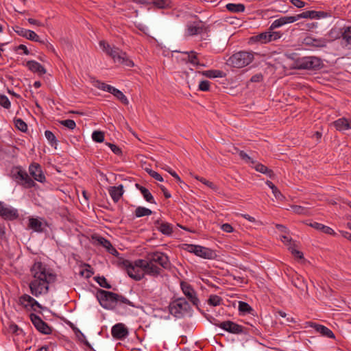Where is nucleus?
Returning a JSON list of instances; mask_svg holds the SVG:
<instances>
[{
	"mask_svg": "<svg viewBox=\"0 0 351 351\" xmlns=\"http://www.w3.org/2000/svg\"><path fill=\"white\" fill-rule=\"evenodd\" d=\"M123 53L124 52L122 50H121L119 48L113 47V48L110 49V52H108V55L110 57H112V58L114 61L119 62V60H120V58Z\"/></svg>",
	"mask_w": 351,
	"mask_h": 351,
	"instance_id": "nucleus-42",
	"label": "nucleus"
},
{
	"mask_svg": "<svg viewBox=\"0 0 351 351\" xmlns=\"http://www.w3.org/2000/svg\"><path fill=\"white\" fill-rule=\"evenodd\" d=\"M9 330L15 335H19V332H22L23 330L20 328L18 325L12 322L9 325Z\"/></svg>",
	"mask_w": 351,
	"mask_h": 351,
	"instance_id": "nucleus-61",
	"label": "nucleus"
},
{
	"mask_svg": "<svg viewBox=\"0 0 351 351\" xmlns=\"http://www.w3.org/2000/svg\"><path fill=\"white\" fill-rule=\"evenodd\" d=\"M92 138L96 143H102L104 141V132L100 130H95L92 134Z\"/></svg>",
	"mask_w": 351,
	"mask_h": 351,
	"instance_id": "nucleus-51",
	"label": "nucleus"
},
{
	"mask_svg": "<svg viewBox=\"0 0 351 351\" xmlns=\"http://www.w3.org/2000/svg\"><path fill=\"white\" fill-rule=\"evenodd\" d=\"M106 145L110 148V149L114 154H116L117 156L122 155L123 152H122L121 149L119 147H118L116 145L111 143H106Z\"/></svg>",
	"mask_w": 351,
	"mask_h": 351,
	"instance_id": "nucleus-60",
	"label": "nucleus"
},
{
	"mask_svg": "<svg viewBox=\"0 0 351 351\" xmlns=\"http://www.w3.org/2000/svg\"><path fill=\"white\" fill-rule=\"evenodd\" d=\"M111 333L114 339L121 340L128 335L129 331L123 324L118 323L112 326Z\"/></svg>",
	"mask_w": 351,
	"mask_h": 351,
	"instance_id": "nucleus-13",
	"label": "nucleus"
},
{
	"mask_svg": "<svg viewBox=\"0 0 351 351\" xmlns=\"http://www.w3.org/2000/svg\"><path fill=\"white\" fill-rule=\"evenodd\" d=\"M203 75L209 78L223 77L225 73L220 70H207L202 72Z\"/></svg>",
	"mask_w": 351,
	"mask_h": 351,
	"instance_id": "nucleus-38",
	"label": "nucleus"
},
{
	"mask_svg": "<svg viewBox=\"0 0 351 351\" xmlns=\"http://www.w3.org/2000/svg\"><path fill=\"white\" fill-rule=\"evenodd\" d=\"M166 170L173 177L176 178V180H177V182L179 183L180 184V186L182 188V189H184V187H187L188 185L184 182L181 178H180V176L178 175V173L173 171L171 168H168V169H166Z\"/></svg>",
	"mask_w": 351,
	"mask_h": 351,
	"instance_id": "nucleus-53",
	"label": "nucleus"
},
{
	"mask_svg": "<svg viewBox=\"0 0 351 351\" xmlns=\"http://www.w3.org/2000/svg\"><path fill=\"white\" fill-rule=\"evenodd\" d=\"M303 43L306 46L323 48L326 47L328 40L326 38H315L311 36H307L304 38Z\"/></svg>",
	"mask_w": 351,
	"mask_h": 351,
	"instance_id": "nucleus-15",
	"label": "nucleus"
},
{
	"mask_svg": "<svg viewBox=\"0 0 351 351\" xmlns=\"http://www.w3.org/2000/svg\"><path fill=\"white\" fill-rule=\"evenodd\" d=\"M311 227L317 230H320L321 232L330 234V235H335L336 233L335 231L330 227L326 226L324 224L319 223L318 222H313L308 224Z\"/></svg>",
	"mask_w": 351,
	"mask_h": 351,
	"instance_id": "nucleus-29",
	"label": "nucleus"
},
{
	"mask_svg": "<svg viewBox=\"0 0 351 351\" xmlns=\"http://www.w3.org/2000/svg\"><path fill=\"white\" fill-rule=\"evenodd\" d=\"M147 261H148L147 258V260L138 259V260H136L134 262H133L132 265H134L135 267H136V268H139L143 272L145 267H146L145 265H146V263H147Z\"/></svg>",
	"mask_w": 351,
	"mask_h": 351,
	"instance_id": "nucleus-59",
	"label": "nucleus"
},
{
	"mask_svg": "<svg viewBox=\"0 0 351 351\" xmlns=\"http://www.w3.org/2000/svg\"><path fill=\"white\" fill-rule=\"evenodd\" d=\"M152 214V211L150 209L143 206H138L134 211V215L136 217L138 218L145 216H149Z\"/></svg>",
	"mask_w": 351,
	"mask_h": 351,
	"instance_id": "nucleus-39",
	"label": "nucleus"
},
{
	"mask_svg": "<svg viewBox=\"0 0 351 351\" xmlns=\"http://www.w3.org/2000/svg\"><path fill=\"white\" fill-rule=\"evenodd\" d=\"M25 66L33 73H37L39 75L45 74L47 71L43 66L35 60H29Z\"/></svg>",
	"mask_w": 351,
	"mask_h": 351,
	"instance_id": "nucleus-23",
	"label": "nucleus"
},
{
	"mask_svg": "<svg viewBox=\"0 0 351 351\" xmlns=\"http://www.w3.org/2000/svg\"><path fill=\"white\" fill-rule=\"evenodd\" d=\"M19 184L23 186L25 188L30 189L36 186L35 182L28 176L27 172L23 173V179H22Z\"/></svg>",
	"mask_w": 351,
	"mask_h": 351,
	"instance_id": "nucleus-37",
	"label": "nucleus"
},
{
	"mask_svg": "<svg viewBox=\"0 0 351 351\" xmlns=\"http://www.w3.org/2000/svg\"><path fill=\"white\" fill-rule=\"evenodd\" d=\"M60 123L71 130H73L76 127L75 122L72 119H66L60 121Z\"/></svg>",
	"mask_w": 351,
	"mask_h": 351,
	"instance_id": "nucleus-57",
	"label": "nucleus"
},
{
	"mask_svg": "<svg viewBox=\"0 0 351 351\" xmlns=\"http://www.w3.org/2000/svg\"><path fill=\"white\" fill-rule=\"evenodd\" d=\"M117 265L120 268L125 269L128 276L135 280H141L144 278V273L139 268H136L132 265V263L129 260L119 258Z\"/></svg>",
	"mask_w": 351,
	"mask_h": 351,
	"instance_id": "nucleus-5",
	"label": "nucleus"
},
{
	"mask_svg": "<svg viewBox=\"0 0 351 351\" xmlns=\"http://www.w3.org/2000/svg\"><path fill=\"white\" fill-rule=\"evenodd\" d=\"M292 284L301 291L308 294V287L304 278L298 274L293 276Z\"/></svg>",
	"mask_w": 351,
	"mask_h": 351,
	"instance_id": "nucleus-25",
	"label": "nucleus"
},
{
	"mask_svg": "<svg viewBox=\"0 0 351 351\" xmlns=\"http://www.w3.org/2000/svg\"><path fill=\"white\" fill-rule=\"evenodd\" d=\"M292 210L294 213L298 215H308V208L306 207H304L298 205H292L291 206Z\"/></svg>",
	"mask_w": 351,
	"mask_h": 351,
	"instance_id": "nucleus-50",
	"label": "nucleus"
},
{
	"mask_svg": "<svg viewBox=\"0 0 351 351\" xmlns=\"http://www.w3.org/2000/svg\"><path fill=\"white\" fill-rule=\"evenodd\" d=\"M180 287L183 293L185 295L187 299L193 304V305L196 306L197 308L199 310L198 306L199 300L197 296L196 291L193 288V287L189 283L184 281H182L180 282Z\"/></svg>",
	"mask_w": 351,
	"mask_h": 351,
	"instance_id": "nucleus-8",
	"label": "nucleus"
},
{
	"mask_svg": "<svg viewBox=\"0 0 351 351\" xmlns=\"http://www.w3.org/2000/svg\"><path fill=\"white\" fill-rule=\"evenodd\" d=\"M195 254L201 258L209 260L215 259L217 256L215 251L200 245L197 246V248L195 252Z\"/></svg>",
	"mask_w": 351,
	"mask_h": 351,
	"instance_id": "nucleus-18",
	"label": "nucleus"
},
{
	"mask_svg": "<svg viewBox=\"0 0 351 351\" xmlns=\"http://www.w3.org/2000/svg\"><path fill=\"white\" fill-rule=\"evenodd\" d=\"M14 125L20 131L25 132L27 130V123L21 118L14 119Z\"/></svg>",
	"mask_w": 351,
	"mask_h": 351,
	"instance_id": "nucleus-49",
	"label": "nucleus"
},
{
	"mask_svg": "<svg viewBox=\"0 0 351 351\" xmlns=\"http://www.w3.org/2000/svg\"><path fill=\"white\" fill-rule=\"evenodd\" d=\"M186 30L189 36H195L202 32H207L208 27L202 24V21H199V23H194L193 25H187Z\"/></svg>",
	"mask_w": 351,
	"mask_h": 351,
	"instance_id": "nucleus-19",
	"label": "nucleus"
},
{
	"mask_svg": "<svg viewBox=\"0 0 351 351\" xmlns=\"http://www.w3.org/2000/svg\"><path fill=\"white\" fill-rule=\"evenodd\" d=\"M147 258L154 263L159 264L164 268H167L169 265L168 256L164 253L156 252L147 255Z\"/></svg>",
	"mask_w": 351,
	"mask_h": 351,
	"instance_id": "nucleus-10",
	"label": "nucleus"
},
{
	"mask_svg": "<svg viewBox=\"0 0 351 351\" xmlns=\"http://www.w3.org/2000/svg\"><path fill=\"white\" fill-rule=\"evenodd\" d=\"M70 326L73 330L75 335L80 341L83 343L86 347H88L90 350H93V346L90 343L86 340L85 335L80 331L79 328H77L73 324L71 323Z\"/></svg>",
	"mask_w": 351,
	"mask_h": 351,
	"instance_id": "nucleus-27",
	"label": "nucleus"
},
{
	"mask_svg": "<svg viewBox=\"0 0 351 351\" xmlns=\"http://www.w3.org/2000/svg\"><path fill=\"white\" fill-rule=\"evenodd\" d=\"M154 225L158 230L165 235L169 236L173 233V226L168 222L162 221L160 219L155 221Z\"/></svg>",
	"mask_w": 351,
	"mask_h": 351,
	"instance_id": "nucleus-20",
	"label": "nucleus"
},
{
	"mask_svg": "<svg viewBox=\"0 0 351 351\" xmlns=\"http://www.w3.org/2000/svg\"><path fill=\"white\" fill-rule=\"evenodd\" d=\"M152 4L159 9H167L171 7L170 0H154L152 2Z\"/></svg>",
	"mask_w": 351,
	"mask_h": 351,
	"instance_id": "nucleus-40",
	"label": "nucleus"
},
{
	"mask_svg": "<svg viewBox=\"0 0 351 351\" xmlns=\"http://www.w3.org/2000/svg\"><path fill=\"white\" fill-rule=\"evenodd\" d=\"M93 85L95 87L99 89H101L102 90L107 91L108 93H110V91L111 90V89L112 88V86L106 84V83L102 82L99 80H95L93 82Z\"/></svg>",
	"mask_w": 351,
	"mask_h": 351,
	"instance_id": "nucleus-48",
	"label": "nucleus"
},
{
	"mask_svg": "<svg viewBox=\"0 0 351 351\" xmlns=\"http://www.w3.org/2000/svg\"><path fill=\"white\" fill-rule=\"evenodd\" d=\"M226 9L234 13L243 12L245 11V7L243 3H228L226 5Z\"/></svg>",
	"mask_w": 351,
	"mask_h": 351,
	"instance_id": "nucleus-35",
	"label": "nucleus"
},
{
	"mask_svg": "<svg viewBox=\"0 0 351 351\" xmlns=\"http://www.w3.org/2000/svg\"><path fill=\"white\" fill-rule=\"evenodd\" d=\"M34 280L29 284L31 293L38 297L47 294L49 291V285L56 281L57 276L47 269L46 265L40 261L35 262L30 268Z\"/></svg>",
	"mask_w": 351,
	"mask_h": 351,
	"instance_id": "nucleus-1",
	"label": "nucleus"
},
{
	"mask_svg": "<svg viewBox=\"0 0 351 351\" xmlns=\"http://www.w3.org/2000/svg\"><path fill=\"white\" fill-rule=\"evenodd\" d=\"M199 90L202 91H208L210 90V82L202 80L199 82Z\"/></svg>",
	"mask_w": 351,
	"mask_h": 351,
	"instance_id": "nucleus-63",
	"label": "nucleus"
},
{
	"mask_svg": "<svg viewBox=\"0 0 351 351\" xmlns=\"http://www.w3.org/2000/svg\"><path fill=\"white\" fill-rule=\"evenodd\" d=\"M0 216L5 220L12 221L19 218V215L16 209L4 207L0 202Z\"/></svg>",
	"mask_w": 351,
	"mask_h": 351,
	"instance_id": "nucleus-14",
	"label": "nucleus"
},
{
	"mask_svg": "<svg viewBox=\"0 0 351 351\" xmlns=\"http://www.w3.org/2000/svg\"><path fill=\"white\" fill-rule=\"evenodd\" d=\"M97 241L98 243L101 245H102L104 247H105L107 250V252L112 255L116 256L118 258V260L119 259V252L112 246L110 241L104 237H97Z\"/></svg>",
	"mask_w": 351,
	"mask_h": 351,
	"instance_id": "nucleus-21",
	"label": "nucleus"
},
{
	"mask_svg": "<svg viewBox=\"0 0 351 351\" xmlns=\"http://www.w3.org/2000/svg\"><path fill=\"white\" fill-rule=\"evenodd\" d=\"M306 324L310 327L314 328L316 332L320 333L324 337L332 339H335V337L333 332L325 326L312 322H306Z\"/></svg>",
	"mask_w": 351,
	"mask_h": 351,
	"instance_id": "nucleus-16",
	"label": "nucleus"
},
{
	"mask_svg": "<svg viewBox=\"0 0 351 351\" xmlns=\"http://www.w3.org/2000/svg\"><path fill=\"white\" fill-rule=\"evenodd\" d=\"M324 64L320 58L316 56H304L298 58L294 61V68L299 70H319Z\"/></svg>",
	"mask_w": 351,
	"mask_h": 351,
	"instance_id": "nucleus-3",
	"label": "nucleus"
},
{
	"mask_svg": "<svg viewBox=\"0 0 351 351\" xmlns=\"http://www.w3.org/2000/svg\"><path fill=\"white\" fill-rule=\"evenodd\" d=\"M221 302L222 298L217 295H211L208 300V304L213 306H219Z\"/></svg>",
	"mask_w": 351,
	"mask_h": 351,
	"instance_id": "nucleus-47",
	"label": "nucleus"
},
{
	"mask_svg": "<svg viewBox=\"0 0 351 351\" xmlns=\"http://www.w3.org/2000/svg\"><path fill=\"white\" fill-rule=\"evenodd\" d=\"M110 93L113 95L119 101H121L123 104L127 106L129 104V101L126 96L119 89L112 86Z\"/></svg>",
	"mask_w": 351,
	"mask_h": 351,
	"instance_id": "nucleus-30",
	"label": "nucleus"
},
{
	"mask_svg": "<svg viewBox=\"0 0 351 351\" xmlns=\"http://www.w3.org/2000/svg\"><path fill=\"white\" fill-rule=\"evenodd\" d=\"M146 171L148 173V174L151 177L154 178L155 180H156L158 181H160V182H162L163 181L162 177L158 172H156V171H154L152 169H148Z\"/></svg>",
	"mask_w": 351,
	"mask_h": 351,
	"instance_id": "nucleus-62",
	"label": "nucleus"
},
{
	"mask_svg": "<svg viewBox=\"0 0 351 351\" xmlns=\"http://www.w3.org/2000/svg\"><path fill=\"white\" fill-rule=\"evenodd\" d=\"M269 32H265L252 37L251 39L254 41L261 42V43H267L269 42Z\"/></svg>",
	"mask_w": 351,
	"mask_h": 351,
	"instance_id": "nucleus-41",
	"label": "nucleus"
},
{
	"mask_svg": "<svg viewBox=\"0 0 351 351\" xmlns=\"http://www.w3.org/2000/svg\"><path fill=\"white\" fill-rule=\"evenodd\" d=\"M29 318L34 327L38 331L44 335H50L52 332V328L47 323L44 322L38 315L31 313Z\"/></svg>",
	"mask_w": 351,
	"mask_h": 351,
	"instance_id": "nucleus-9",
	"label": "nucleus"
},
{
	"mask_svg": "<svg viewBox=\"0 0 351 351\" xmlns=\"http://www.w3.org/2000/svg\"><path fill=\"white\" fill-rule=\"evenodd\" d=\"M289 250H291V254L294 256L295 258L298 259H304L303 253L293 247H289Z\"/></svg>",
	"mask_w": 351,
	"mask_h": 351,
	"instance_id": "nucleus-64",
	"label": "nucleus"
},
{
	"mask_svg": "<svg viewBox=\"0 0 351 351\" xmlns=\"http://www.w3.org/2000/svg\"><path fill=\"white\" fill-rule=\"evenodd\" d=\"M316 15H317L316 11H315V10H308V11L304 12L302 14H297V15L294 16V17L295 18V21H296L298 19H302V18H304V19H307V18L315 19V16H316Z\"/></svg>",
	"mask_w": 351,
	"mask_h": 351,
	"instance_id": "nucleus-45",
	"label": "nucleus"
},
{
	"mask_svg": "<svg viewBox=\"0 0 351 351\" xmlns=\"http://www.w3.org/2000/svg\"><path fill=\"white\" fill-rule=\"evenodd\" d=\"M85 266L87 267L88 268L83 269L82 270H81L80 274L82 276L85 277L86 278L88 279L93 274V271H92L90 265L85 264Z\"/></svg>",
	"mask_w": 351,
	"mask_h": 351,
	"instance_id": "nucleus-56",
	"label": "nucleus"
},
{
	"mask_svg": "<svg viewBox=\"0 0 351 351\" xmlns=\"http://www.w3.org/2000/svg\"><path fill=\"white\" fill-rule=\"evenodd\" d=\"M14 32L19 36L26 38L28 40L38 42L45 44L44 40H41L39 36L32 30L26 29L19 26H15L14 28Z\"/></svg>",
	"mask_w": 351,
	"mask_h": 351,
	"instance_id": "nucleus-11",
	"label": "nucleus"
},
{
	"mask_svg": "<svg viewBox=\"0 0 351 351\" xmlns=\"http://www.w3.org/2000/svg\"><path fill=\"white\" fill-rule=\"evenodd\" d=\"M94 280L99 285L100 287L105 289H111L112 286L107 281L104 276H95Z\"/></svg>",
	"mask_w": 351,
	"mask_h": 351,
	"instance_id": "nucleus-46",
	"label": "nucleus"
},
{
	"mask_svg": "<svg viewBox=\"0 0 351 351\" xmlns=\"http://www.w3.org/2000/svg\"><path fill=\"white\" fill-rule=\"evenodd\" d=\"M145 266L146 267H145L143 270L144 275L147 274L153 276H157L160 274L161 269L149 260H148Z\"/></svg>",
	"mask_w": 351,
	"mask_h": 351,
	"instance_id": "nucleus-26",
	"label": "nucleus"
},
{
	"mask_svg": "<svg viewBox=\"0 0 351 351\" xmlns=\"http://www.w3.org/2000/svg\"><path fill=\"white\" fill-rule=\"evenodd\" d=\"M29 227L38 232H42L43 231L42 222L35 218H30L29 219Z\"/></svg>",
	"mask_w": 351,
	"mask_h": 351,
	"instance_id": "nucleus-34",
	"label": "nucleus"
},
{
	"mask_svg": "<svg viewBox=\"0 0 351 351\" xmlns=\"http://www.w3.org/2000/svg\"><path fill=\"white\" fill-rule=\"evenodd\" d=\"M239 311L243 313H251L253 311V308L245 302H239Z\"/></svg>",
	"mask_w": 351,
	"mask_h": 351,
	"instance_id": "nucleus-44",
	"label": "nucleus"
},
{
	"mask_svg": "<svg viewBox=\"0 0 351 351\" xmlns=\"http://www.w3.org/2000/svg\"><path fill=\"white\" fill-rule=\"evenodd\" d=\"M96 298L99 304L105 309L114 310L117 304H125L134 308L138 306L134 302L129 300L125 296L114 292L98 289L96 293Z\"/></svg>",
	"mask_w": 351,
	"mask_h": 351,
	"instance_id": "nucleus-2",
	"label": "nucleus"
},
{
	"mask_svg": "<svg viewBox=\"0 0 351 351\" xmlns=\"http://www.w3.org/2000/svg\"><path fill=\"white\" fill-rule=\"evenodd\" d=\"M335 128L339 131L350 129L349 121L346 118H340L333 122Z\"/></svg>",
	"mask_w": 351,
	"mask_h": 351,
	"instance_id": "nucleus-31",
	"label": "nucleus"
},
{
	"mask_svg": "<svg viewBox=\"0 0 351 351\" xmlns=\"http://www.w3.org/2000/svg\"><path fill=\"white\" fill-rule=\"evenodd\" d=\"M342 38L346 41V45H351V26L343 29Z\"/></svg>",
	"mask_w": 351,
	"mask_h": 351,
	"instance_id": "nucleus-55",
	"label": "nucleus"
},
{
	"mask_svg": "<svg viewBox=\"0 0 351 351\" xmlns=\"http://www.w3.org/2000/svg\"><path fill=\"white\" fill-rule=\"evenodd\" d=\"M328 38H326L328 43L332 42L341 37L343 38V29L337 27L332 28L328 34Z\"/></svg>",
	"mask_w": 351,
	"mask_h": 351,
	"instance_id": "nucleus-32",
	"label": "nucleus"
},
{
	"mask_svg": "<svg viewBox=\"0 0 351 351\" xmlns=\"http://www.w3.org/2000/svg\"><path fill=\"white\" fill-rule=\"evenodd\" d=\"M108 193L112 197L113 202L117 203L123 196L124 190L123 186L122 184L119 185L118 186H110L108 189Z\"/></svg>",
	"mask_w": 351,
	"mask_h": 351,
	"instance_id": "nucleus-22",
	"label": "nucleus"
},
{
	"mask_svg": "<svg viewBox=\"0 0 351 351\" xmlns=\"http://www.w3.org/2000/svg\"><path fill=\"white\" fill-rule=\"evenodd\" d=\"M19 304L23 305L25 308H27L28 306H30L32 310L34 311H36V308L40 309L44 308L38 301L27 294H23L19 298Z\"/></svg>",
	"mask_w": 351,
	"mask_h": 351,
	"instance_id": "nucleus-12",
	"label": "nucleus"
},
{
	"mask_svg": "<svg viewBox=\"0 0 351 351\" xmlns=\"http://www.w3.org/2000/svg\"><path fill=\"white\" fill-rule=\"evenodd\" d=\"M191 309L190 304L184 298H180L170 303L169 313L177 318L183 316V312H188Z\"/></svg>",
	"mask_w": 351,
	"mask_h": 351,
	"instance_id": "nucleus-6",
	"label": "nucleus"
},
{
	"mask_svg": "<svg viewBox=\"0 0 351 351\" xmlns=\"http://www.w3.org/2000/svg\"><path fill=\"white\" fill-rule=\"evenodd\" d=\"M295 21L294 16H282L278 19L275 20L269 27V30H273L276 28L280 27L287 23H291Z\"/></svg>",
	"mask_w": 351,
	"mask_h": 351,
	"instance_id": "nucleus-24",
	"label": "nucleus"
},
{
	"mask_svg": "<svg viewBox=\"0 0 351 351\" xmlns=\"http://www.w3.org/2000/svg\"><path fill=\"white\" fill-rule=\"evenodd\" d=\"M25 171L23 170L20 167H14L12 170V175L13 179L19 184L21 180L23 179V173H25Z\"/></svg>",
	"mask_w": 351,
	"mask_h": 351,
	"instance_id": "nucleus-33",
	"label": "nucleus"
},
{
	"mask_svg": "<svg viewBox=\"0 0 351 351\" xmlns=\"http://www.w3.org/2000/svg\"><path fill=\"white\" fill-rule=\"evenodd\" d=\"M29 174L34 178V179L40 182H44L45 181V176L43 173L41 167L39 164L32 163L29 167Z\"/></svg>",
	"mask_w": 351,
	"mask_h": 351,
	"instance_id": "nucleus-17",
	"label": "nucleus"
},
{
	"mask_svg": "<svg viewBox=\"0 0 351 351\" xmlns=\"http://www.w3.org/2000/svg\"><path fill=\"white\" fill-rule=\"evenodd\" d=\"M266 184L272 190V193L277 199L282 201L285 199V197L282 194L279 189L273 184L272 182L267 180Z\"/></svg>",
	"mask_w": 351,
	"mask_h": 351,
	"instance_id": "nucleus-36",
	"label": "nucleus"
},
{
	"mask_svg": "<svg viewBox=\"0 0 351 351\" xmlns=\"http://www.w3.org/2000/svg\"><path fill=\"white\" fill-rule=\"evenodd\" d=\"M0 106H3L5 109H9L10 108L11 104L7 96L0 95Z\"/></svg>",
	"mask_w": 351,
	"mask_h": 351,
	"instance_id": "nucleus-58",
	"label": "nucleus"
},
{
	"mask_svg": "<svg viewBox=\"0 0 351 351\" xmlns=\"http://www.w3.org/2000/svg\"><path fill=\"white\" fill-rule=\"evenodd\" d=\"M45 135L51 146L56 145L57 144V138L51 131L46 130L45 132Z\"/></svg>",
	"mask_w": 351,
	"mask_h": 351,
	"instance_id": "nucleus-54",
	"label": "nucleus"
},
{
	"mask_svg": "<svg viewBox=\"0 0 351 351\" xmlns=\"http://www.w3.org/2000/svg\"><path fill=\"white\" fill-rule=\"evenodd\" d=\"M135 186L137 189H138L141 194L143 195L144 199L149 203L156 204V202L154 200V198L149 191L145 188V186H141V184L136 183Z\"/></svg>",
	"mask_w": 351,
	"mask_h": 351,
	"instance_id": "nucleus-28",
	"label": "nucleus"
},
{
	"mask_svg": "<svg viewBox=\"0 0 351 351\" xmlns=\"http://www.w3.org/2000/svg\"><path fill=\"white\" fill-rule=\"evenodd\" d=\"M234 149L239 153V155L242 160L249 163H256V162L253 160V159L251 157H250L244 151L239 150V149L237 147H234Z\"/></svg>",
	"mask_w": 351,
	"mask_h": 351,
	"instance_id": "nucleus-52",
	"label": "nucleus"
},
{
	"mask_svg": "<svg viewBox=\"0 0 351 351\" xmlns=\"http://www.w3.org/2000/svg\"><path fill=\"white\" fill-rule=\"evenodd\" d=\"M118 62L127 67H133L134 65L133 61L129 58L125 52L122 54Z\"/></svg>",
	"mask_w": 351,
	"mask_h": 351,
	"instance_id": "nucleus-43",
	"label": "nucleus"
},
{
	"mask_svg": "<svg viewBox=\"0 0 351 351\" xmlns=\"http://www.w3.org/2000/svg\"><path fill=\"white\" fill-rule=\"evenodd\" d=\"M254 58L252 52L241 51L232 55L227 64L235 68H242L250 64Z\"/></svg>",
	"mask_w": 351,
	"mask_h": 351,
	"instance_id": "nucleus-4",
	"label": "nucleus"
},
{
	"mask_svg": "<svg viewBox=\"0 0 351 351\" xmlns=\"http://www.w3.org/2000/svg\"><path fill=\"white\" fill-rule=\"evenodd\" d=\"M213 324L223 329V330L228 332L232 334H241L243 332V326L239 325L232 321L227 320L222 322L215 319V322Z\"/></svg>",
	"mask_w": 351,
	"mask_h": 351,
	"instance_id": "nucleus-7",
	"label": "nucleus"
}]
</instances>
